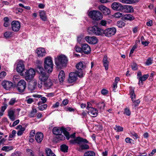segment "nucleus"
<instances>
[{"label":"nucleus","instance_id":"obj_62","mask_svg":"<svg viewBox=\"0 0 156 156\" xmlns=\"http://www.w3.org/2000/svg\"><path fill=\"white\" fill-rule=\"evenodd\" d=\"M7 107V105L5 104L4 106H3L2 107L1 111L3 112H4L5 110L6 109Z\"/></svg>","mask_w":156,"mask_h":156},{"label":"nucleus","instance_id":"obj_58","mask_svg":"<svg viewBox=\"0 0 156 156\" xmlns=\"http://www.w3.org/2000/svg\"><path fill=\"white\" fill-rule=\"evenodd\" d=\"M35 131L34 130H32L30 134V137H34L35 135Z\"/></svg>","mask_w":156,"mask_h":156},{"label":"nucleus","instance_id":"obj_44","mask_svg":"<svg viewBox=\"0 0 156 156\" xmlns=\"http://www.w3.org/2000/svg\"><path fill=\"white\" fill-rule=\"evenodd\" d=\"M25 101L29 104H30L34 101L33 99L32 98H29V96L26 97Z\"/></svg>","mask_w":156,"mask_h":156},{"label":"nucleus","instance_id":"obj_29","mask_svg":"<svg viewBox=\"0 0 156 156\" xmlns=\"http://www.w3.org/2000/svg\"><path fill=\"white\" fill-rule=\"evenodd\" d=\"M44 82V87L47 89L49 88L53 84L52 81L50 79L47 80Z\"/></svg>","mask_w":156,"mask_h":156},{"label":"nucleus","instance_id":"obj_51","mask_svg":"<svg viewBox=\"0 0 156 156\" xmlns=\"http://www.w3.org/2000/svg\"><path fill=\"white\" fill-rule=\"evenodd\" d=\"M132 101L133 103V105H134L135 107L138 106L140 102V101L139 99L137 100H134Z\"/></svg>","mask_w":156,"mask_h":156},{"label":"nucleus","instance_id":"obj_18","mask_svg":"<svg viewBox=\"0 0 156 156\" xmlns=\"http://www.w3.org/2000/svg\"><path fill=\"white\" fill-rule=\"evenodd\" d=\"M86 65L85 62H80L78 63L76 66V69L79 70L78 72L82 71V70L86 68Z\"/></svg>","mask_w":156,"mask_h":156},{"label":"nucleus","instance_id":"obj_54","mask_svg":"<svg viewBox=\"0 0 156 156\" xmlns=\"http://www.w3.org/2000/svg\"><path fill=\"white\" fill-rule=\"evenodd\" d=\"M57 135L58 136L57 138L59 140H63L65 139V137L64 136L62 135V134H60Z\"/></svg>","mask_w":156,"mask_h":156},{"label":"nucleus","instance_id":"obj_12","mask_svg":"<svg viewBox=\"0 0 156 156\" xmlns=\"http://www.w3.org/2000/svg\"><path fill=\"white\" fill-rule=\"evenodd\" d=\"M12 29L15 32L18 31L20 28V24L18 21H13L12 22Z\"/></svg>","mask_w":156,"mask_h":156},{"label":"nucleus","instance_id":"obj_28","mask_svg":"<svg viewBox=\"0 0 156 156\" xmlns=\"http://www.w3.org/2000/svg\"><path fill=\"white\" fill-rule=\"evenodd\" d=\"M16 129H19L17 132V135L18 136H20L22 135L25 130V128L23 127L21 125L17 126Z\"/></svg>","mask_w":156,"mask_h":156},{"label":"nucleus","instance_id":"obj_14","mask_svg":"<svg viewBox=\"0 0 156 156\" xmlns=\"http://www.w3.org/2000/svg\"><path fill=\"white\" fill-rule=\"evenodd\" d=\"M121 9L123 12L125 13L132 12L134 11L133 7L130 5H122Z\"/></svg>","mask_w":156,"mask_h":156},{"label":"nucleus","instance_id":"obj_6","mask_svg":"<svg viewBox=\"0 0 156 156\" xmlns=\"http://www.w3.org/2000/svg\"><path fill=\"white\" fill-rule=\"evenodd\" d=\"M52 132L54 134L56 135L62 134L63 132L64 135L66 136L67 139L68 140L69 139V133L63 127H55L52 130Z\"/></svg>","mask_w":156,"mask_h":156},{"label":"nucleus","instance_id":"obj_56","mask_svg":"<svg viewBox=\"0 0 156 156\" xmlns=\"http://www.w3.org/2000/svg\"><path fill=\"white\" fill-rule=\"evenodd\" d=\"M6 73L4 71L1 72L0 73V78L3 79L6 75Z\"/></svg>","mask_w":156,"mask_h":156},{"label":"nucleus","instance_id":"obj_64","mask_svg":"<svg viewBox=\"0 0 156 156\" xmlns=\"http://www.w3.org/2000/svg\"><path fill=\"white\" fill-rule=\"evenodd\" d=\"M36 62L37 67L38 66H41L42 65V62L39 60H37L36 61Z\"/></svg>","mask_w":156,"mask_h":156},{"label":"nucleus","instance_id":"obj_39","mask_svg":"<svg viewBox=\"0 0 156 156\" xmlns=\"http://www.w3.org/2000/svg\"><path fill=\"white\" fill-rule=\"evenodd\" d=\"M95 153L92 151H89L85 152L84 156H95Z\"/></svg>","mask_w":156,"mask_h":156},{"label":"nucleus","instance_id":"obj_31","mask_svg":"<svg viewBox=\"0 0 156 156\" xmlns=\"http://www.w3.org/2000/svg\"><path fill=\"white\" fill-rule=\"evenodd\" d=\"M149 75L148 74H147L143 75L142 77L139 78V82L138 84L139 85H142V82L143 81H145L149 77Z\"/></svg>","mask_w":156,"mask_h":156},{"label":"nucleus","instance_id":"obj_36","mask_svg":"<svg viewBox=\"0 0 156 156\" xmlns=\"http://www.w3.org/2000/svg\"><path fill=\"white\" fill-rule=\"evenodd\" d=\"M37 112V109L36 108H32V110L29 114V116L30 117H34L35 116Z\"/></svg>","mask_w":156,"mask_h":156},{"label":"nucleus","instance_id":"obj_26","mask_svg":"<svg viewBox=\"0 0 156 156\" xmlns=\"http://www.w3.org/2000/svg\"><path fill=\"white\" fill-rule=\"evenodd\" d=\"M103 63L104 66L105 67L106 70H107L108 68L109 61L108 60V58L106 55L104 56L103 59Z\"/></svg>","mask_w":156,"mask_h":156},{"label":"nucleus","instance_id":"obj_22","mask_svg":"<svg viewBox=\"0 0 156 156\" xmlns=\"http://www.w3.org/2000/svg\"><path fill=\"white\" fill-rule=\"evenodd\" d=\"M99 9L105 15H108L110 13V9L104 5L100 6Z\"/></svg>","mask_w":156,"mask_h":156},{"label":"nucleus","instance_id":"obj_50","mask_svg":"<svg viewBox=\"0 0 156 156\" xmlns=\"http://www.w3.org/2000/svg\"><path fill=\"white\" fill-rule=\"evenodd\" d=\"M132 69L133 70H136L138 69L137 64L135 63H132L131 65Z\"/></svg>","mask_w":156,"mask_h":156},{"label":"nucleus","instance_id":"obj_24","mask_svg":"<svg viewBox=\"0 0 156 156\" xmlns=\"http://www.w3.org/2000/svg\"><path fill=\"white\" fill-rule=\"evenodd\" d=\"M15 112V111L13 109H10L8 111V116L12 121H14L16 119Z\"/></svg>","mask_w":156,"mask_h":156},{"label":"nucleus","instance_id":"obj_1","mask_svg":"<svg viewBox=\"0 0 156 156\" xmlns=\"http://www.w3.org/2000/svg\"><path fill=\"white\" fill-rule=\"evenodd\" d=\"M70 142L71 144H79L80 147L79 148V150L80 151L83 150L87 149L89 148V146L88 145L81 144V143L86 144L88 143L89 142L87 140L80 136L76 137L73 140H70Z\"/></svg>","mask_w":156,"mask_h":156},{"label":"nucleus","instance_id":"obj_11","mask_svg":"<svg viewBox=\"0 0 156 156\" xmlns=\"http://www.w3.org/2000/svg\"><path fill=\"white\" fill-rule=\"evenodd\" d=\"M16 69L17 72L21 73L23 72V71H25L26 70L25 69L24 62L23 61L20 60L18 62Z\"/></svg>","mask_w":156,"mask_h":156},{"label":"nucleus","instance_id":"obj_9","mask_svg":"<svg viewBox=\"0 0 156 156\" xmlns=\"http://www.w3.org/2000/svg\"><path fill=\"white\" fill-rule=\"evenodd\" d=\"M27 84L25 81L23 80H21L18 83L16 88L19 92H23L26 87Z\"/></svg>","mask_w":156,"mask_h":156},{"label":"nucleus","instance_id":"obj_48","mask_svg":"<svg viewBox=\"0 0 156 156\" xmlns=\"http://www.w3.org/2000/svg\"><path fill=\"white\" fill-rule=\"evenodd\" d=\"M114 129L115 130H116L117 132H121L123 130V128L119 126H116Z\"/></svg>","mask_w":156,"mask_h":156},{"label":"nucleus","instance_id":"obj_45","mask_svg":"<svg viewBox=\"0 0 156 156\" xmlns=\"http://www.w3.org/2000/svg\"><path fill=\"white\" fill-rule=\"evenodd\" d=\"M47 107L46 104H44L43 105L40 106L38 107V109L41 111H43L46 109Z\"/></svg>","mask_w":156,"mask_h":156},{"label":"nucleus","instance_id":"obj_21","mask_svg":"<svg viewBox=\"0 0 156 156\" xmlns=\"http://www.w3.org/2000/svg\"><path fill=\"white\" fill-rule=\"evenodd\" d=\"M44 135L43 133L38 132L36 133L35 136V139L37 142L39 143H41L43 138Z\"/></svg>","mask_w":156,"mask_h":156},{"label":"nucleus","instance_id":"obj_47","mask_svg":"<svg viewBox=\"0 0 156 156\" xmlns=\"http://www.w3.org/2000/svg\"><path fill=\"white\" fill-rule=\"evenodd\" d=\"M26 151L29 156H34V152L32 150L28 149L26 150Z\"/></svg>","mask_w":156,"mask_h":156},{"label":"nucleus","instance_id":"obj_4","mask_svg":"<svg viewBox=\"0 0 156 156\" xmlns=\"http://www.w3.org/2000/svg\"><path fill=\"white\" fill-rule=\"evenodd\" d=\"M35 75L34 70L32 69H30L29 70L26 69L22 73V75L23 76L27 81L32 80Z\"/></svg>","mask_w":156,"mask_h":156},{"label":"nucleus","instance_id":"obj_10","mask_svg":"<svg viewBox=\"0 0 156 156\" xmlns=\"http://www.w3.org/2000/svg\"><path fill=\"white\" fill-rule=\"evenodd\" d=\"M116 31V29L114 27L108 28L103 30V35L104 34L106 36L110 37L115 34Z\"/></svg>","mask_w":156,"mask_h":156},{"label":"nucleus","instance_id":"obj_33","mask_svg":"<svg viewBox=\"0 0 156 156\" xmlns=\"http://www.w3.org/2000/svg\"><path fill=\"white\" fill-rule=\"evenodd\" d=\"M58 77L60 82H62L65 78V74L63 70L60 72Z\"/></svg>","mask_w":156,"mask_h":156},{"label":"nucleus","instance_id":"obj_34","mask_svg":"<svg viewBox=\"0 0 156 156\" xmlns=\"http://www.w3.org/2000/svg\"><path fill=\"white\" fill-rule=\"evenodd\" d=\"M45 152L47 156H56L50 148H46L45 149Z\"/></svg>","mask_w":156,"mask_h":156},{"label":"nucleus","instance_id":"obj_37","mask_svg":"<svg viewBox=\"0 0 156 156\" xmlns=\"http://www.w3.org/2000/svg\"><path fill=\"white\" fill-rule=\"evenodd\" d=\"M130 94L132 100L133 101L134 100H135L136 99V96L134 92V89L130 90Z\"/></svg>","mask_w":156,"mask_h":156},{"label":"nucleus","instance_id":"obj_3","mask_svg":"<svg viewBox=\"0 0 156 156\" xmlns=\"http://www.w3.org/2000/svg\"><path fill=\"white\" fill-rule=\"evenodd\" d=\"M44 68L48 73H51L53 70V64L52 58L48 56L44 58Z\"/></svg>","mask_w":156,"mask_h":156},{"label":"nucleus","instance_id":"obj_27","mask_svg":"<svg viewBox=\"0 0 156 156\" xmlns=\"http://www.w3.org/2000/svg\"><path fill=\"white\" fill-rule=\"evenodd\" d=\"M37 82L34 81L31 82L28 85V88L29 90L31 92L34 90L36 87Z\"/></svg>","mask_w":156,"mask_h":156},{"label":"nucleus","instance_id":"obj_15","mask_svg":"<svg viewBox=\"0 0 156 156\" xmlns=\"http://www.w3.org/2000/svg\"><path fill=\"white\" fill-rule=\"evenodd\" d=\"M2 85L6 90H9L13 86V83L9 81H4L2 83Z\"/></svg>","mask_w":156,"mask_h":156},{"label":"nucleus","instance_id":"obj_32","mask_svg":"<svg viewBox=\"0 0 156 156\" xmlns=\"http://www.w3.org/2000/svg\"><path fill=\"white\" fill-rule=\"evenodd\" d=\"M139 0H119V1L124 4H132L137 2Z\"/></svg>","mask_w":156,"mask_h":156},{"label":"nucleus","instance_id":"obj_2","mask_svg":"<svg viewBox=\"0 0 156 156\" xmlns=\"http://www.w3.org/2000/svg\"><path fill=\"white\" fill-rule=\"evenodd\" d=\"M68 62L67 57L63 55H61L57 56L55 59V63L58 68H61L65 66Z\"/></svg>","mask_w":156,"mask_h":156},{"label":"nucleus","instance_id":"obj_20","mask_svg":"<svg viewBox=\"0 0 156 156\" xmlns=\"http://www.w3.org/2000/svg\"><path fill=\"white\" fill-rule=\"evenodd\" d=\"M48 78V76L46 74L45 72L39 74V80L41 81L45 82Z\"/></svg>","mask_w":156,"mask_h":156},{"label":"nucleus","instance_id":"obj_8","mask_svg":"<svg viewBox=\"0 0 156 156\" xmlns=\"http://www.w3.org/2000/svg\"><path fill=\"white\" fill-rule=\"evenodd\" d=\"M89 34H94L96 35H103V30L97 26L89 27L87 30Z\"/></svg>","mask_w":156,"mask_h":156},{"label":"nucleus","instance_id":"obj_5","mask_svg":"<svg viewBox=\"0 0 156 156\" xmlns=\"http://www.w3.org/2000/svg\"><path fill=\"white\" fill-rule=\"evenodd\" d=\"M83 76V74L81 71L78 72V71H76V72L71 73L69 75L68 82L70 83H72L76 80L77 76L82 77Z\"/></svg>","mask_w":156,"mask_h":156},{"label":"nucleus","instance_id":"obj_23","mask_svg":"<svg viewBox=\"0 0 156 156\" xmlns=\"http://www.w3.org/2000/svg\"><path fill=\"white\" fill-rule=\"evenodd\" d=\"M122 5L119 2H114L112 4L111 7L113 9L116 10H119L122 8Z\"/></svg>","mask_w":156,"mask_h":156},{"label":"nucleus","instance_id":"obj_59","mask_svg":"<svg viewBox=\"0 0 156 156\" xmlns=\"http://www.w3.org/2000/svg\"><path fill=\"white\" fill-rule=\"evenodd\" d=\"M40 96H39V97L40 98L41 97V100L42 101L43 103H45L46 101H47V98L45 97H41V95H39Z\"/></svg>","mask_w":156,"mask_h":156},{"label":"nucleus","instance_id":"obj_7","mask_svg":"<svg viewBox=\"0 0 156 156\" xmlns=\"http://www.w3.org/2000/svg\"><path fill=\"white\" fill-rule=\"evenodd\" d=\"M88 16L94 20H98L103 17L102 14L100 12L97 10H92L88 13Z\"/></svg>","mask_w":156,"mask_h":156},{"label":"nucleus","instance_id":"obj_16","mask_svg":"<svg viewBox=\"0 0 156 156\" xmlns=\"http://www.w3.org/2000/svg\"><path fill=\"white\" fill-rule=\"evenodd\" d=\"M134 17L130 14H125L121 18L122 20L124 21H131L134 20Z\"/></svg>","mask_w":156,"mask_h":156},{"label":"nucleus","instance_id":"obj_60","mask_svg":"<svg viewBox=\"0 0 156 156\" xmlns=\"http://www.w3.org/2000/svg\"><path fill=\"white\" fill-rule=\"evenodd\" d=\"M108 93V90L105 89H103L101 91V93L103 95H106Z\"/></svg>","mask_w":156,"mask_h":156},{"label":"nucleus","instance_id":"obj_19","mask_svg":"<svg viewBox=\"0 0 156 156\" xmlns=\"http://www.w3.org/2000/svg\"><path fill=\"white\" fill-rule=\"evenodd\" d=\"M36 52L39 57H42L45 56L46 53L44 48H40L37 49Z\"/></svg>","mask_w":156,"mask_h":156},{"label":"nucleus","instance_id":"obj_57","mask_svg":"<svg viewBox=\"0 0 156 156\" xmlns=\"http://www.w3.org/2000/svg\"><path fill=\"white\" fill-rule=\"evenodd\" d=\"M16 133V131L15 130H13L12 131V134H10L9 135V137L12 138L14 137L15 136V134Z\"/></svg>","mask_w":156,"mask_h":156},{"label":"nucleus","instance_id":"obj_55","mask_svg":"<svg viewBox=\"0 0 156 156\" xmlns=\"http://www.w3.org/2000/svg\"><path fill=\"white\" fill-rule=\"evenodd\" d=\"M152 59L149 58L148 59H147L146 62V64L147 65H149L151 64L152 63Z\"/></svg>","mask_w":156,"mask_h":156},{"label":"nucleus","instance_id":"obj_42","mask_svg":"<svg viewBox=\"0 0 156 156\" xmlns=\"http://www.w3.org/2000/svg\"><path fill=\"white\" fill-rule=\"evenodd\" d=\"M105 106V104L103 102L99 103L97 105L98 108L101 110H103Z\"/></svg>","mask_w":156,"mask_h":156},{"label":"nucleus","instance_id":"obj_63","mask_svg":"<svg viewBox=\"0 0 156 156\" xmlns=\"http://www.w3.org/2000/svg\"><path fill=\"white\" fill-rule=\"evenodd\" d=\"M132 140V139L129 137L126 138L125 139V141L126 143H131V141Z\"/></svg>","mask_w":156,"mask_h":156},{"label":"nucleus","instance_id":"obj_25","mask_svg":"<svg viewBox=\"0 0 156 156\" xmlns=\"http://www.w3.org/2000/svg\"><path fill=\"white\" fill-rule=\"evenodd\" d=\"M88 110V113L90 115H92L93 117H96L98 114V111L96 109L92 108Z\"/></svg>","mask_w":156,"mask_h":156},{"label":"nucleus","instance_id":"obj_43","mask_svg":"<svg viewBox=\"0 0 156 156\" xmlns=\"http://www.w3.org/2000/svg\"><path fill=\"white\" fill-rule=\"evenodd\" d=\"M68 147L66 145H62L61 146V150L64 152H67L68 151Z\"/></svg>","mask_w":156,"mask_h":156},{"label":"nucleus","instance_id":"obj_61","mask_svg":"<svg viewBox=\"0 0 156 156\" xmlns=\"http://www.w3.org/2000/svg\"><path fill=\"white\" fill-rule=\"evenodd\" d=\"M20 122V120L19 119H17L14 121L12 124V126L14 127L17 125Z\"/></svg>","mask_w":156,"mask_h":156},{"label":"nucleus","instance_id":"obj_13","mask_svg":"<svg viewBox=\"0 0 156 156\" xmlns=\"http://www.w3.org/2000/svg\"><path fill=\"white\" fill-rule=\"evenodd\" d=\"M85 39L87 42L91 44H95L98 42V39L94 36H87L85 37Z\"/></svg>","mask_w":156,"mask_h":156},{"label":"nucleus","instance_id":"obj_41","mask_svg":"<svg viewBox=\"0 0 156 156\" xmlns=\"http://www.w3.org/2000/svg\"><path fill=\"white\" fill-rule=\"evenodd\" d=\"M12 149L13 147L12 146H5L2 148V150L5 151H8L12 150Z\"/></svg>","mask_w":156,"mask_h":156},{"label":"nucleus","instance_id":"obj_17","mask_svg":"<svg viewBox=\"0 0 156 156\" xmlns=\"http://www.w3.org/2000/svg\"><path fill=\"white\" fill-rule=\"evenodd\" d=\"M82 51L85 54H88L91 51L90 47L87 44H82Z\"/></svg>","mask_w":156,"mask_h":156},{"label":"nucleus","instance_id":"obj_52","mask_svg":"<svg viewBox=\"0 0 156 156\" xmlns=\"http://www.w3.org/2000/svg\"><path fill=\"white\" fill-rule=\"evenodd\" d=\"M124 113L127 115L129 116L130 115L131 112L128 108H126L125 109Z\"/></svg>","mask_w":156,"mask_h":156},{"label":"nucleus","instance_id":"obj_35","mask_svg":"<svg viewBox=\"0 0 156 156\" xmlns=\"http://www.w3.org/2000/svg\"><path fill=\"white\" fill-rule=\"evenodd\" d=\"M4 37L6 39H8L12 36V32L10 31H6L4 34Z\"/></svg>","mask_w":156,"mask_h":156},{"label":"nucleus","instance_id":"obj_38","mask_svg":"<svg viewBox=\"0 0 156 156\" xmlns=\"http://www.w3.org/2000/svg\"><path fill=\"white\" fill-rule=\"evenodd\" d=\"M37 70L39 74L45 72L42 65L41 66H37Z\"/></svg>","mask_w":156,"mask_h":156},{"label":"nucleus","instance_id":"obj_46","mask_svg":"<svg viewBox=\"0 0 156 156\" xmlns=\"http://www.w3.org/2000/svg\"><path fill=\"white\" fill-rule=\"evenodd\" d=\"M17 101L15 98H13L11 99L9 103V104L10 105H12Z\"/></svg>","mask_w":156,"mask_h":156},{"label":"nucleus","instance_id":"obj_40","mask_svg":"<svg viewBox=\"0 0 156 156\" xmlns=\"http://www.w3.org/2000/svg\"><path fill=\"white\" fill-rule=\"evenodd\" d=\"M126 23L122 20H119L117 22V25L119 28H122L124 27Z\"/></svg>","mask_w":156,"mask_h":156},{"label":"nucleus","instance_id":"obj_53","mask_svg":"<svg viewBox=\"0 0 156 156\" xmlns=\"http://www.w3.org/2000/svg\"><path fill=\"white\" fill-rule=\"evenodd\" d=\"M75 49L76 51L78 52H80L82 50V47L81 48L78 46L76 45L75 47Z\"/></svg>","mask_w":156,"mask_h":156},{"label":"nucleus","instance_id":"obj_30","mask_svg":"<svg viewBox=\"0 0 156 156\" xmlns=\"http://www.w3.org/2000/svg\"><path fill=\"white\" fill-rule=\"evenodd\" d=\"M39 12L41 19L43 21H46L47 17L45 12L44 10H41L39 11Z\"/></svg>","mask_w":156,"mask_h":156},{"label":"nucleus","instance_id":"obj_49","mask_svg":"<svg viewBox=\"0 0 156 156\" xmlns=\"http://www.w3.org/2000/svg\"><path fill=\"white\" fill-rule=\"evenodd\" d=\"M123 15L122 13L117 12L114 14V16L116 18H119L121 17H122Z\"/></svg>","mask_w":156,"mask_h":156}]
</instances>
